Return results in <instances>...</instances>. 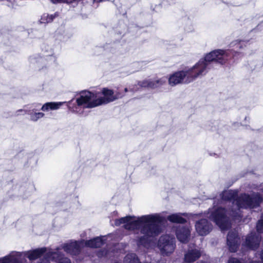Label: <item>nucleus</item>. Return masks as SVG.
Instances as JSON below:
<instances>
[{
  "label": "nucleus",
  "instance_id": "1",
  "mask_svg": "<svg viewBox=\"0 0 263 263\" xmlns=\"http://www.w3.org/2000/svg\"><path fill=\"white\" fill-rule=\"evenodd\" d=\"M235 52L231 50L217 49L208 53L204 59H200L194 66L186 68L170 75L168 78V83L173 86L180 83H189L198 77L205 74L209 69L210 63L216 61L221 64H224L232 57L235 58Z\"/></svg>",
  "mask_w": 263,
  "mask_h": 263
},
{
  "label": "nucleus",
  "instance_id": "2",
  "mask_svg": "<svg viewBox=\"0 0 263 263\" xmlns=\"http://www.w3.org/2000/svg\"><path fill=\"white\" fill-rule=\"evenodd\" d=\"M163 218L159 214L144 215L136 218L126 216L115 221V225L124 224L125 229L128 230H139L141 235L137 240L138 246L149 248L153 238L161 232L159 224Z\"/></svg>",
  "mask_w": 263,
  "mask_h": 263
},
{
  "label": "nucleus",
  "instance_id": "3",
  "mask_svg": "<svg viewBox=\"0 0 263 263\" xmlns=\"http://www.w3.org/2000/svg\"><path fill=\"white\" fill-rule=\"evenodd\" d=\"M237 192L235 191H225L221 194V198L223 201L232 202L233 208L231 210L232 216L236 219L240 217L241 209H253L259 205L262 198L259 193H253L251 196L244 194L236 198Z\"/></svg>",
  "mask_w": 263,
  "mask_h": 263
},
{
  "label": "nucleus",
  "instance_id": "4",
  "mask_svg": "<svg viewBox=\"0 0 263 263\" xmlns=\"http://www.w3.org/2000/svg\"><path fill=\"white\" fill-rule=\"evenodd\" d=\"M117 99L112 90L104 88L101 92H92L84 91L80 93V97L76 99L78 106L84 108H93L112 102Z\"/></svg>",
  "mask_w": 263,
  "mask_h": 263
},
{
  "label": "nucleus",
  "instance_id": "5",
  "mask_svg": "<svg viewBox=\"0 0 263 263\" xmlns=\"http://www.w3.org/2000/svg\"><path fill=\"white\" fill-rule=\"evenodd\" d=\"M209 214V218L214 221L222 231L226 230L230 227V222L224 209L214 206L210 210Z\"/></svg>",
  "mask_w": 263,
  "mask_h": 263
},
{
  "label": "nucleus",
  "instance_id": "6",
  "mask_svg": "<svg viewBox=\"0 0 263 263\" xmlns=\"http://www.w3.org/2000/svg\"><path fill=\"white\" fill-rule=\"evenodd\" d=\"M157 245L163 255H168L175 249V239L169 235H162L159 238Z\"/></svg>",
  "mask_w": 263,
  "mask_h": 263
},
{
  "label": "nucleus",
  "instance_id": "7",
  "mask_svg": "<svg viewBox=\"0 0 263 263\" xmlns=\"http://www.w3.org/2000/svg\"><path fill=\"white\" fill-rule=\"evenodd\" d=\"M0 263H27V260L22 257L21 252L13 251L9 255L0 258Z\"/></svg>",
  "mask_w": 263,
  "mask_h": 263
},
{
  "label": "nucleus",
  "instance_id": "8",
  "mask_svg": "<svg viewBox=\"0 0 263 263\" xmlns=\"http://www.w3.org/2000/svg\"><path fill=\"white\" fill-rule=\"evenodd\" d=\"M260 239L259 235L251 232L246 237V240L242 245L248 249L256 250L259 246Z\"/></svg>",
  "mask_w": 263,
  "mask_h": 263
},
{
  "label": "nucleus",
  "instance_id": "9",
  "mask_svg": "<svg viewBox=\"0 0 263 263\" xmlns=\"http://www.w3.org/2000/svg\"><path fill=\"white\" fill-rule=\"evenodd\" d=\"M84 246V240L80 241H70L63 245V250L72 255H76L79 253L81 248Z\"/></svg>",
  "mask_w": 263,
  "mask_h": 263
},
{
  "label": "nucleus",
  "instance_id": "10",
  "mask_svg": "<svg viewBox=\"0 0 263 263\" xmlns=\"http://www.w3.org/2000/svg\"><path fill=\"white\" fill-rule=\"evenodd\" d=\"M239 239L237 232L235 230L229 232L227 236V245L230 251L235 252L237 251L240 242Z\"/></svg>",
  "mask_w": 263,
  "mask_h": 263
},
{
  "label": "nucleus",
  "instance_id": "11",
  "mask_svg": "<svg viewBox=\"0 0 263 263\" xmlns=\"http://www.w3.org/2000/svg\"><path fill=\"white\" fill-rule=\"evenodd\" d=\"M40 108V105H36V106H32L31 109L28 110L26 109L18 110L16 113L17 115H20V112H22L23 114H27L30 116V119L32 121H37L39 119L42 118L44 117L45 114L42 112H36Z\"/></svg>",
  "mask_w": 263,
  "mask_h": 263
},
{
  "label": "nucleus",
  "instance_id": "12",
  "mask_svg": "<svg viewBox=\"0 0 263 263\" xmlns=\"http://www.w3.org/2000/svg\"><path fill=\"white\" fill-rule=\"evenodd\" d=\"M197 232L201 236L206 235L210 233L212 229V226L205 219H201L195 224Z\"/></svg>",
  "mask_w": 263,
  "mask_h": 263
},
{
  "label": "nucleus",
  "instance_id": "13",
  "mask_svg": "<svg viewBox=\"0 0 263 263\" xmlns=\"http://www.w3.org/2000/svg\"><path fill=\"white\" fill-rule=\"evenodd\" d=\"M166 81L165 78H162L158 80H145L139 82L138 85L141 87H149L155 88L159 87L163 85Z\"/></svg>",
  "mask_w": 263,
  "mask_h": 263
},
{
  "label": "nucleus",
  "instance_id": "14",
  "mask_svg": "<svg viewBox=\"0 0 263 263\" xmlns=\"http://www.w3.org/2000/svg\"><path fill=\"white\" fill-rule=\"evenodd\" d=\"M190 229L189 227L179 226L176 232L177 239L181 242L185 243L190 236Z\"/></svg>",
  "mask_w": 263,
  "mask_h": 263
},
{
  "label": "nucleus",
  "instance_id": "15",
  "mask_svg": "<svg viewBox=\"0 0 263 263\" xmlns=\"http://www.w3.org/2000/svg\"><path fill=\"white\" fill-rule=\"evenodd\" d=\"M58 250V249L57 251H49L47 253V257L50 258L49 262L52 260L57 263H71L70 259L66 257H63Z\"/></svg>",
  "mask_w": 263,
  "mask_h": 263
},
{
  "label": "nucleus",
  "instance_id": "16",
  "mask_svg": "<svg viewBox=\"0 0 263 263\" xmlns=\"http://www.w3.org/2000/svg\"><path fill=\"white\" fill-rule=\"evenodd\" d=\"M201 255L200 250L196 249H189L185 254L184 261L187 263L193 262L198 259Z\"/></svg>",
  "mask_w": 263,
  "mask_h": 263
},
{
  "label": "nucleus",
  "instance_id": "17",
  "mask_svg": "<svg viewBox=\"0 0 263 263\" xmlns=\"http://www.w3.org/2000/svg\"><path fill=\"white\" fill-rule=\"evenodd\" d=\"M65 103V102H47L42 105L41 110L43 111H49L50 110H57L60 108V107Z\"/></svg>",
  "mask_w": 263,
  "mask_h": 263
},
{
  "label": "nucleus",
  "instance_id": "18",
  "mask_svg": "<svg viewBox=\"0 0 263 263\" xmlns=\"http://www.w3.org/2000/svg\"><path fill=\"white\" fill-rule=\"evenodd\" d=\"M104 237H96L94 239L89 240L88 241H86L85 242L84 241V245L86 247L90 248H98L101 247L104 242L103 238Z\"/></svg>",
  "mask_w": 263,
  "mask_h": 263
},
{
  "label": "nucleus",
  "instance_id": "19",
  "mask_svg": "<svg viewBox=\"0 0 263 263\" xmlns=\"http://www.w3.org/2000/svg\"><path fill=\"white\" fill-rule=\"evenodd\" d=\"M184 214L176 213L173 214L167 217L168 220L172 222L175 223H184L186 221V220L182 217V215Z\"/></svg>",
  "mask_w": 263,
  "mask_h": 263
},
{
  "label": "nucleus",
  "instance_id": "20",
  "mask_svg": "<svg viewBox=\"0 0 263 263\" xmlns=\"http://www.w3.org/2000/svg\"><path fill=\"white\" fill-rule=\"evenodd\" d=\"M54 16L52 15L44 14L41 18V22L42 23H48L51 22L53 20Z\"/></svg>",
  "mask_w": 263,
  "mask_h": 263
},
{
  "label": "nucleus",
  "instance_id": "21",
  "mask_svg": "<svg viewBox=\"0 0 263 263\" xmlns=\"http://www.w3.org/2000/svg\"><path fill=\"white\" fill-rule=\"evenodd\" d=\"M244 44V42L243 41H239V42H237L236 41L235 43H232V44H234V45H232V46H236V49H237L238 48H241V46L242 45Z\"/></svg>",
  "mask_w": 263,
  "mask_h": 263
},
{
  "label": "nucleus",
  "instance_id": "22",
  "mask_svg": "<svg viewBox=\"0 0 263 263\" xmlns=\"http://www.w3.org/2000/svg\"><path fill=\"white\" fill-rule=\"evenodd\" d=\"M108 252L106 251L103 250L98 252V256L99 257H102L103 256H107L108 254Z\"/></svg>",
  "mask_w": 263,
  "mask_h": 263
},
{
  "label": "nucleus",
  "instance_id": "23",
  "mask_svg": "<svg viewBox=\"0 0 263 263\" xmlns=\"http://www.w3.org/2000/svg\"><path fill=\"white\" fill-rule=\"evenodd\" d=\"M53 51L52 50H50V51H49V53L48 55L47 54H45L44 55V57H47L48 55H50V59L51 60V61H55V58L54 57L52 56V54H53Z\"/></svg>",
  "mask_w": 263,
  "mask_h": 263
},
{
  "label": "nucleus",
  "instance_id": "24",
  "mask_svg": "<svg viewBox=\"0 0 263 263\" xmlns=\"http://www.w3.org/2000/svg\"><path fill=\"white\" fill-rule=\"evenodd\" d=\"M228 263H241L240 261L236 258H231L228 261Z\"/></svg>",
  "mask_w": 263,
  "mask_h": 263
},
{
  "label": "nucleus",
  "instance_id": "25",
  "mask_svg": "<svg viewBox=\"0 0 263 263\" xmlns=\"http://www.w3.org/2000/svg\"><path fill=\"white\" fill-rule=\"evenodd\" d=\"M260 258L263 262V250L261 251L260 254Z\"/></svg>",
  "mask_w": 263,
  "mask_h": 263
},
{
  "label": "nucleus",
  "instance_id": "26",
  "mask_svg": "<svg viewBox=\"0 0 263 263\" xmlns=\"http://www.w3.org/2000/svg\"><path fill=\"white\" fill-rule=\"evenodd\" d=\"M197 263H208L207 262H205V261H199Z\"/></svg>",
  "mask_w": 263,
  "mask_h": 263
},
{
  "label": "nucleus",
  "instance_id": "27",
  "mask_svg": "<svg viewBox=\"0 0 263 263\" xmlns=\"http://www.w3.org/2000/svg\"><path fill=\"white\" fill-rule=\"evenodd\" d=\"M124 90L125 92H127L128 91L127 88H125Z\"/></svg>",
  "mask_w": 263,
  "mask_h": 263
},
{
  "label": "nucleus",
  "instance_id": "28",
  "mask_svg": "<svg viewBox=\"0 0 263 263\" xmlns=\"http://www.w3.org/2000/svg\"><path fill=\"white\" fill-rule=\"evenodd\" d=\"M250 263H258V262H256V261H252V262H251Z\"/></svg>",
  "mask_w": 263,
  "mask_h": 263
},
{
  "label": "nucleus",
  "instance_id": "29",
  "mask_svg": "<svg viewBox=\"0 0 263 263\" xmlns=\"http://www.w3.org/2000/svg\"><path fill=\"white\" fill-rule=\"evenodd\" d=\"M8 1L11 2L12 0H8Z\"/></svg>",
  "mask_w": 263,
  "mask_h": 263
}]
</instances>
